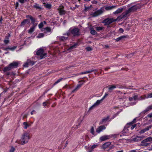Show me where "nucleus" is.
Masks as SVG:
<instances>
[{"label": "nucleus", "mask_w": 152, "mask_h": 152, "mask_svg": "<svg viewBox=\"0 0 152 152\" xmlns=\"http://www.w3.org/2000/svg\"><path fill=\"white\" fill-rule=\"evenodd\" d=\"M91 3L92 4H96L98 3V2L96 1V0H93L91 1Z\"/></svg>", "instance_id": "nucleus-50"}, {"label": "nucleus", "mask_w": 152, "mask_h": 152, "mask_svg": "<svg viewBox=\"0 0 152 152\" xmlns=\"http://www.w3.org/2000/svg\"><path fill=\"white\" fill-rule=\"evenodd\" d=\"M95 106H94V104H93V105H92L91 106L89 109V111L90 110H92L93 109V108L95 107Z\"/></svg>", "instance_id": "nucleus-60"}, {"label": "nucleus", "mask_w": 152, "mask_h": 152, "mask_svg": "<svg viewBox=\"0 0 152 152\" xmlns=\"http://www.w3.org/2000/svg\"><path fill=\"white\" fill-rule=\"evenodd\" d=\"M147 97L148 98H152V93L149 94H148Z\"/></svg>", "instance_id": "nucleus-58"}, {"label": "nucleus", "mask_w": 152, "mask_h": 152, "mask_svg": "<svg viewBox=\"0 0 152 152\" xmlns=\"http://www.w3.org/2000/svg\"><path fill=\"white\" fill-rule=\"evenodd\" d=\"M147 117L150 118H152V113H151L148 114L147 115Z\"/></svg>", "instance_id": "nucleus-61"}, {"label": "nucleus", "mask_w": 152, "mask_h": 152, "mask_svg": "<svg viewBox=\"0 0 152 152\" xmlns=\"http://www.w3.org/2000/svg\"><path fill=\"white\" fill-rule=\"evenodd\" d=\"M30 22V21L29 19H25L21 22L20 26H24L26 24H29Z\"/></svg>", "instance_id": "nucleus-19"}, {"label": "nucleus", "mask_w": 152, "mask_h": 152, "mask_svg": "<svg viewBox=\"0 0 152 152\" xmlns=\"http://www.w3.org/2000/svg\"><path fill=\"white\" fill-rule=\"evenodd\" d=\"M109 93H108V92L107 93H105L104 96L102 98V100H103L108 95Z\"/></svg>", "instance_id": "nucleus-45"}, {"label": "nucleus", "mask_w": 152, "mask_h": 152, "mask_svg": "<svg viewBox=\"0 0 152 152\" xmlns=\"http://www.w3.org/2000/svg\"><path fill=\"white\" fill-rule=\"evenodd\" d=\"M116 6H106L105 7V8L106 11H108L112 10L113 9L116 8Z\"/></svg>", "instance_id": "nucleus-24"}, {"label": "nucleus", "mask_w": 152, "mask_h": 152, "mask_svg": "<svg viewBox=\"0 0 152 152\" xmlns=\"http://www.w3.org/2000/svg\"><path fill=\"white\" fill-rule=\"evenodd\" d=\"M142 139V137L137 136L133 138V141L134 142H137L141 140Z\"/></svg>", "instance_id": "nucleus-31"}, {"label": "nucleus", "mask_w": 152, "mask_h": 152, "mask_svg": "<svg viewBox=\"0 0 152 152\" xmlns=\"http://www.w3.org/2000/svg\"><path fill=\"white\" fill-rule=\"evenodd\" d=\"M80 29L74 27L70 28L66 33L64 34V35L67 36H71L72 35L74 37L78 36L80 35Z\"/></svg>", "instance_id": "nucleus-1"}, {"label": "nucleus", "mask_w": 152, "mask_h": 152, "mask_svg": "<svg viewBox=\"0 0 152 152\" xmlns=\"http://www.w3.org/2000/svg\"><path fill=\"white\" fill-rule=\"evenodd\" d=\"M86 49V50L88 51H91L92 50V48L90 47H87Z\"/></svg>", "instance_id": "nucleus-46"}, {"label": "nucleus", "mask_w": 152, "mask_h": 152, "mask_svg": "<svg viewBox=\"0 0 152 152\" xmlns=\"http://www.w3.org/2000/svg\"><path fill=\"white\" fill-rule=\"evenodd\" d=\"M104 11V7H102L94 12H92L90 15L92 17H95L102 14Z\"/></svg>", "instance_id": "nucleus-6"}, {"label": "nucleus", "mask_w": 152, "mask_h": 152, "mask_svg": "<svg viewBox=\"0 0 152 152\" xmlns=\"http://www.w3.org/2000/svg\"><path fill=\"white\" fill-rule=\"evenodd\" d=\"M22 115H23V118H26L27 117L28 114H23Z\"/></svg>", "instance_id": "nucleus-51"}, {"label": "nucleus", "mask_w": 152, "mask_h": 152, "mask_svg": "<svg viewBox=\"0 0 152 152\" xmlns=\"http://www.w3.org/2000/svg\"><path fill=\"white\" fill-rule=\"evenodd\" d=\"M116 88H118L119 89H123L125 88V87L119 85H116Z\"/></svg>", "instance_id": "nucleus-41"}, {"label": "nucleus", "mask_w": 152, "mask_h": 152, "mask_svg": "<svg viewBox=\"0 0 152 152\" xmlns=\"http://www.w3.org/2000/svg\"><path fill=\"white\" fill-rule=\"evenodd\" d=\"M63 79V78H60L58 79L57 80H56L53 84V86H55L58 83L60 82Z\"/></svg>", "instance_id": "nucleus-37"}, {"label": "nucleus", "mask_w": 152, "mask_h": 152, "mask_svg": "<svg viewBox=\"0 0 152 152\" xmlns=\"http://www.w3.org/2000/svg\"><path fill=\"white\" fill-rule=\"evenodd\" d=\"M109 149L108 150V151H109L110 150L113 149L114 147V145H112L109 147Z\"/></svg>", "instance_id": "nucleus-59"}, {"label": "nucleus", "mask_w": 152, "mask_h": 152, "mask_svg": "<svg viewBox=\"0 0 152 152\" xmlns=\"http://www.w3.org/2000/svg\"><path fill=\"white\" fill-rule=\"evenodd\" d=\"M35 63L34 61L28 59L27 60L26 62L24 63L23 66L24 67H27L29 66H32Z\"/></svg>", "instance_id": "nucleus-10"}, {"label": "nucleus", "mask_w": 152, "mask_h": 152, "mask_svg": "<svg viewBox=\"0 0 152 152\" xmlns=\"http://www.w3.org/2000/svg\"><path fill=\"white\" fill-rule=\"evenodd\" d=\"M152 127V125L147 126L145 128L142 129L139 132L140 134L145 133L146 131L149 130Z\"/></svg>", "instance_id": "nucleus-20"}, {"label": "nucleus", "mask_w": 152, "mask_h": 152, "mask_svg": "<svg viewBox=\"0 0 152 152\" xmlns=\"http://www.w3.org/2000/svg\"><path fill=\"white\" fill-rule=\"evenodd\" d=\"M106 127L104 125L101 126L99 127L96 130V132L98 133H99L101 131H102L103 130L105 129Z\"/></svg>", "instance_id": "nucleus-22"}, {"label": "nucleus", "mask_w": 152, "mask_h": 152, "mask_svg": "<svg viewBox=\"0 0 152 152\" xmlns=\"http://www.w3.org/2000/svg\"><path fill=\"white\" fill-rule=\"evenodd\" d=\"M113 136V135H104L102 137H100L99 139L101 141H105L106 140L109 139L112 137Z\"/></svg>", "instance_id": "nucleus-13"}, {"label": "nucleus", "mask_w": 152, "mask_h": 152, "mask_svg": "<svg viewBox=\"0 0 152 152\" xmlns=\"http://www.w3.org/2000/svg\"><path fill=\"white\" fill-rule=\"evenodd\" d=\"M3 19L2 18V16H1L0 18V23L1 24H2L3 23L2 22V21L3 20Z\"/></svg>", "instance_id": "nucleus-64"}, {"label": "nucleus", "mask_w": 152, "mask_h": 152, "mask_svg": "<svg viewBox=\"0 0 152 152\" xmlns=\"http://www.w3.org/2000/svg\"><path fill=\"white\" fill-rule=\"evenodd\" d=\"M149 87V86L147 85H146L143 88H142L143 90H146L147 89H149L148 88V87Z\"/></svg>", "instance_id": "nucleus-57"}, {"label": "nucleus", "mask_w": 152, "mask_h": 152, "mask_svg": "<svg viewBox=\"0 0 152 152\" xmlns=\"http://www.w3.org/2000/svg\"><path fill=\"white\" fill-rule=\"evenodd\" d=\"M19 64L18 62L13 61L12 63H10L7 66L5 67L3 71L4 72H7L11 70L12 69L17 68Z\"/></svg>", "instance_id": "nucleus-3"}, {"label": "nucleus", "mask_w": 152, "mask_h": 152, "mask_svg": "<svg viewBox=\"0 0 152 152\" xmlns=\"http://www.w3.org/2000/svg\"><path fill=\"white\" fill-rule=\"evenodd\" d=\"M102 101L103 100H102V99L100 100H98L94 104L95 106H97L101 103Z\"/></svg>", "instance_id": "nucleus-34"}, {"label": "nucleus", "mask_w": 152, "mask_h": 152, "mask_svg": "<svg viewBox=\"0 0 152 152\" xmlns=\"http://www.w3.org/2000/svg\"><path fill=\"white\" fill-rule=\"evenodd\" d=\"M86 82V81L84 80H80L79 81V83H80L81 82H83V83H82L81 84H78L77 85L76 88L73 90L71 92V93L72 94L74 93L75 91H77V90H78L80 88L82 85L83 84V83H85Z\"/></svg>", "instance_id": "nucleus-12"}, {"label": "nucleus", "mask_w": 152, "mask_h": 152, "mask_svg": "<svg viewBox=\"0 0 152 152\" xmlns=\"http://www.w3.org/2000/svg\"><path fill=\"white\" fill-rule=\"evenodd\" d=\"M69 36H67V37H65L63 36H59V40L60 42H65L66 40L69 39Z\"/></svg>", "instance_id": "nucleus-17"}, {"label": "nucleus", "mask_w": 152, "mask_h": 152, "mask_svg": "<svg viewBox=\"0 0 152 152\" xmlns=\"http://www.w3.org/2000/svg\"><path fill=\"white\" fill-rule=\"evenodd\" d=\"M111 144V142H105L101 146V148L102 149L105 150L109 147L110 145Z\"/></svg>", "instance_id": "nucleus-14"}, {"label": "nucleus", "mask_w": 152, "mask_h": 152, "mask_svg": "<svg viewBox=\"0 0 152 152\" xmlns=\"http://www.w3.org/2000/svg\"><path fill=\"white\" fill-rule=\"evenodd\" d=\"M79 45V43L77 42L75 43H74V44L73 45H72L71 44L70 47L67 49V50L68 51H71L73 49L76 48Z\"/></svg>", "instance_id": "nucleus-15"}, {"label": "nucleus", "mask_w": 152, "mask_h": 152, "mask_svg": "<svg viewBox=\"0 0 152 152\" xmlns=\"http://www.w3.org/2000/svg\"><path fill=\"white\" fill-rule=\"evenodd\" d=\"M98 146V144H96L93 145L92 147H91V149L92 150H93L94 149V148L97 147Z\"/></svg>", "instance_id": "nucleus-49"}, {"label": "nucleus", "mask_w": 152, "mask_h": 152, "mask_svg": "<svg viewBox=\"0 0 152 152\" xmlns=\"http://www.w3.org/2000/svg\"><path fill=\"white\" fill-rule=\"evenodd\" d=\"M15 151V148L14 147H12L10 150V152H14Z\"/></svg>", "instance_id": "nucleus-55"}, {"label": "nucleus", "mask_w": 152, "mask_h": 152, "mask_svg": "<svg viewBox=\"0 0 152 152\" xmlns=\"http://www.w3.org/2000/svg\"><path fill=\"white\" fill-rule=\"evenodd\" d=\"M47 103H48V102H44L42 103L43 106L44 107H45L46 106Z\"/></svg>", "instance_id": "nucleus-62"}, {"label": "nucleus", "mask_w": 152, "mask_h": 152, "mask_svg": "<svg viewBox=\"0 0 152 152\" xmlns=\"http://www.w3.org/2000/svg\"><path fill=\"white\" fill-rule=\"evenodd\" d=\"M46 35V32L45 31L44 33H39L37 36V38H40L43 37L45 35Z\"/></svg>", "instance_id": "nucleus-25"}, {"label": "nucleus", "mask_w": 152, "mask_h": 152, "mask_svg": "<svg viewBox=\"0 0 152 152\" xmlns=\"http://www.w3.org/2000/svg\"><path fill=\"white\" fill-rule=\"evenodd\" d=\"M117 19H114L113 18H107L104 19L102 23H104V26L107 25V27L108 28L110 27L109 25L112 23L116 21Z\"/></svg>", "instance_id": "nucleus-5"}, {"label": "nucleus", "mask_w": 152, "mask_h": 152, "mask_svg": "<svg viewBox=\"0 0 152 152\" xmlns=\"http://www.w3.org/2000/svg\"><path fill=\"white\" fill-rule=\"evenodd\" d=\"M91 6L92 5H91L89 7L85 6L84 10L86 12L90 10L91 9Z\"/></svg>", "instance_id": "nucleus-39"}, {"label": "nucleus", "mask_w": 152, "mask_h": 152, "mask_svg": "<svg viewBox=\"0 0 152 152\" xmlns=\"http://www.w3.org/2000/svg\"><path fill=\"white\" fill-rule=\"evenodd\" d=\"M141 7L142 6L140 5L137 4L131 7L128 10L130 13L131 12H134L136 11L137 10L140 9Z\"/></svg>", "instance_id": "nucleus-9"}, {"label": "nucleus", "mask_w": 152, "mask_h": 152, "mask_svg": "<svg viewBox=\"0 0 152 152\" xmlns=\"http://www.w3.org/2000/svg\"><path fill=\"white\" fill-rule=\"evenodd\" d=\"M129 13L130 12L128 10H126L125 12H123L121 15L118 16L117 19L119 20L122 19L126 20L129 16Z\"/></svg>", "instance_id": "nucleus-7"}, {"label": "nucleus", "mask_w": 152, "mask_h": 152, "mask_svg": "<svg viewBox=\"0 0 152 152\" xmlns=\"http://www.w3.org/2000/svg\"><path fill=\"white\" fill-rule=\"evenodd\" d=\"M90 73H91V72H90V70H88V71L82 72L80 73V75H83V74H86Z\"/></svg>", "instance_id": "nucleus-42"}, {"label": "nucleus", "mask_w": 152, "mask_h": 152, "mask_svg": "<svg viewBox=\"0 0 152 152\" xmlns=\"http://www.w3.org/2000/svg\"><path fill=\"white\" fill-rule=\"evenodd\" d=\"M23 127L25 129H27L30 126V124H23Z\"/></svg>", "instance_id": "nucleus-47"}, {"label": "nucleus", "mask_w": 152, "mask_h": 152, "mask_svg": "<svg viewBox=\"0 0 152 152\" xmlns=\"http://www.w3.org/2000/svg\"><path fill=\"white\" fill-rule=\"evenodd\" d=\"M95 29L96 31L99 32L104 30V27L95 26Z\"/></svg>", "instance_id": "nucleus-27"}, {"label": "nucleus", "mask_w": 152, "mask_h": 152, "mask_svg": "<svg viewBox=\"0 0 152 152\" xmlns=\"http://www.w3.org/2000/svg\"><path fill=\"white\" fill-rule=\"evenodd\" d=\"M124 29L121 28H120L119 29L118 31L120 33H122L124 32Z\"/></svg>", "instance_id": "nucleus-53"}, {"label": "nucleus", "mask_w": 152, "mask_h": 152, "mask_svg": "<svg viewBox=\"0 0 152 152\" xmlns=\"http://www.w3.org/2000/svg\"><path fill=\"white\" fill-rule=\"evenodd\" d=\"M64 6L62 4L60 5L58 9V12L60 15H64L66 14V11L64 10Z\"/></svg>", "instance_id": "nucleus-11"}, {"label": "nucleus", "mask_w": 152, "mask_h": 152, "mask_svg": "<svg viewBox=\"0 0 152 152\" xmlns=\"http://www.w3.org/2000/svg\"><path fill=\"white\" fill-rule=\"evenodd\" d=\"M43 31L44 32L45 31L47 33V32H51V30L50 27H46L43 29Z\"/></svg>", "instance_id": "nucleus-29"}, {"label": "nucleus", "mask_w": 152, "mask_h": 152, "mask_svg": "<svg viewBox=\"0 0 152 152\" xmlns=\"http://www.w3.org/2000/svg\"><path fill=\"white\" fill-rule=\"evenodd\" d=\"M91 132L92 134L94 135V128L93 127H91Z\"/></svg>", "instance_id": "nucleus-48"}, {"label": "nucleus", "mask_w": 152, "mask_h": 152, "mask_svg": "<svg viewBox=\"0 0 152 152\" xmlns=\"http://www.w3.org/2000/svg\"><path fill=\"white\" fill-rule=\"evenodd\" d=\"M107 87L108 89V92L111 93L116 88V86L115 85H110L108 86Z\"/></svg>", "instance_id": "nucleus-16"}, {"label": "nucleus", "mask_w": 152, "mask_h": 152, "mask_svg": "<svg viewBox=\"0 0 152 152\" xmlns=\"http://www.w3.org/2000/svg\"><path fill=\"white\" fill-rule=\"evenodd\" d=\"M152 140V137H149L146 139L144 140V142H145V141H147V142H150Z\"/></svg>", "instance_id": "nucleus-36"}, {"label": "nucleus", "mask_w": 152, "mask_h": 152, "mask_svg": "<svg viewBox=\"0 0 152 152\" xmlns=\"http://www.w3.org/2000/svg\"><path fill=\"white\" fill-rule=\"evenodd\" d=\"M45 6L46 8L50 9L51 8V5L50 4L48 3L45 5Z\"/></svg>", "instance_id": "nucleus-40"}, {"label": "nucleus", "mask_w": 152, "mask_h": 152, "mask_svg": "<svg viewBox=\"0 0 152 152\" xmlns=\"http://www.w3.org/2000/svg\"><path fill=\"white\" fill-rule=\"evenodd\" d=\"M144 140L142 141L141 142V145L143 146L147 147L150 145V143L145 141V142H143Z\"/></svg>", "instance_id": "nucleus-23"}, {"label": "nucleus", "mask_w": 152, "mask_h": 152, "mask_svg": "<svg viewBox=\"0 0 152 152\" xmlns=\"http://www.w3.org/2000/svg\"><path fill=\"white\" fill-rule=\"evenodd\" d=\"M38 26H39V28H42L43 26V22H41L39 24Z\"/></svg>", "instance_id": "nucleus-44"}, {"label": "nucleus", "mask_w": 152, "mask_h": 152, "mask_svg": "<svg viewBox=\"0 0 152 152\" xmlns=\"http://www.w3.org/2000/svg\"><path fill=\"white\" fill-rule=\"evenodd\" d=\"M17 47L16 46H14L11 48L9 47V50L13 51Z\"/></svg>", "instance_id": "nucleus-43"}, {"label": "nucleus", "mask_w": 152, "mask_h": 152, "mask_svg": "<svg viewBox=\"0 0 152 152\" xmlns=\"http://www.w3.org/2000/svg\"><path fill=\"white\" fill-rule=\"evenodd\" d=\"M138 120L139 119L138 118H135L132 121L130 122L127 123V124H134L135 123L137 122V121H138Z\"/></svg>", "instance_id": "nucleus-35"}, {"label": "nucleus", "mask_w": 152, "mask_h": 152, "mask_svg": "<svg viewBox=\"0 0 152 152\" xmlns=\"http://www.w3.org/2000/svg\"><path fill=\"white\" fill-rule=\"evenodd\" d=\"M44 50L43 49L40 48L38 50L36 53L37 55L40 56V58L42 59L46 57L47 54L46 53H44Z\"/></svg>", "instance_id": "nucleus-8"}, {"label": "nucleus", "mask_w": 152, "mask_h": 152, "mask_svg": "<svg viewBox=\"0 0 152 152\" xmlns=\"http://www.w3.org/2000/svg\"><path fill=\"white\" fill-rule=\"evenodd\" d=\"M90 33L93 35H94L96 34L97 33L95 30L94 28L93 27L90 28Z\"/></svg>", "instance_id": "nucleus-32"}, {"label": "nucleus", "mask_w": 152, "mask_h": 152, "mask_svg": "<svg viewBox=\"0 0 152 152\" xmlns=\"http://www.w3.org/2000/svg\"><path fill=\"white\" fill-rule=\"evenodd\" d=\"M30 138L29 133L26 132L23 134L21 139L17 142L19 144L24 145L28 142Z\"/></svg>", "instance_id": "nucleus-2"}, {"label": "nucleus", "mask_w": 152, "mask_h": 152, "mask_svg": "<svg viewBox=\"0 0 152 152\" xmlns=\"http://www.w3.org/2000/svg\"><path fill=\"white\" fill-rule=\"evenodd\" d=\"M36 111L34 110H33L31 112V115H33L34 114L36 113Z\"/></svg>", "instance_id": "nucleus-63"}, {"label": "nucleus", "mask_w": 152, "mask_h": 152, "mask_svg": "<svg viewBox=\"0 0 152 152\" xmlns=\"http://www.w3.org/2000/svg\"><path fill=\"white\" fill-rule=\"evenodd\" d=\"M126 36L125 35L121 36L120 37L116 38V39H115L116 41L117 42H118L119 41L124 39V38H126Z\"/></svg>", "instance_id": "nucleus-28"}, {"label": "nucleus", "mask_w": 152, "mask_h": 152, "mask_svg": "<svg viewBox=\"0 0 152 152\" xmlns=\"http://www.w3.org/2000/svg\"><path fill=\"white\" fill-rule=\"evenodd\" d=\"M27 0H18V1L21 4H23L25 1H26Z\"/></svg>", "instance_id": "nucleus-56"}, {"label": "nucleus", "mask_w": 152, "mask_h": 152, "mask_svg": "<svg viewBox=\"0 0 152 152\" xmlns=\"http://www.w3.org/2000/svg\"><path fill=\"white\" fill-rule=\"evenodd\" d=\"M10 34H9V36L8 37H6L7 39V40H4V43L5 44H8V43H9V42H10V41L8 39H9V37H10Z\"/></svg>", "instance_id": "nucleus-38"}, {"label": "nucleus", "mask_w": 152, "mask_h": 152, "mask_svg": "<svg viewBox=\"0 0 152 152\" xmlns=\"http://www.w3.org/2000/svg\"><path fill=\"white\" fill-rule=\"evenodd\" d=\"M132 124H127V125L126 126V127H127L128 128H129L130 127V129L131 130L133 129L134 128H135L136 125V124H134V125H132Z\"/></svg>", "instance_id": "nucleus-30"}, {"label": "nucleus", "mask_w": 152, "mask_h": 152, "mask_svg": "<svg viewBox=\"0 0 152 152\" xmlns=\"http://www.w3.org/2000/svg\"><path fill=\"white\" fill-rule=\"evenodd\" d=\"M151 110H152V104L148 107L142 112V113L145 114Z\"/></svg>", "instance_id": "nucleus-18"}, {"label": "nucleus", "mask_w": 152, "mask_h": 152, "mask_svg": "<svg viewBox=\"0 0 152 152\" xmlns=\"http://www.w3.org/2000/svg\"><path fill=\"white\" fill-rule=\"evenodd\" d=\"M111 120L110 119V116H107V117H104L102 119L100 124L102 123H105L107 121H110Z\"/></svg>", "instance_id": "nucleus-21"}, {"label": "nucleus", "mask_w": 152, "mask_h": 152, "mask_svg": "<svg viewBox=\"0 0 152 152\" xmlns=\"http://www.w3.org/2000/svg\"><path fill=\"white\" fill-rule=\"evenodd\" d=\"M26 18H29L31 21V23L33 24L32 26L28 31V33L31 34L34 31L35 27L37 25V24L35 23L36 20L35 18L33 17L31 15H27L26 16Z\"/></svg>", "instance_id": "nucleus-4"}, {"label": "nucleus", "mask_w": 152, "mask_h": 152, "mask_svg": "<svg viewBox=\"0 0 152 152\" xmlns=\"http://www.w3.org/2000/svg\"><path fill=\"white\" fill-rule=\"evenodd\" d=\"M34 8H36V9L41 10L42 7L39 6V5L37 3H35L33 6Z\"/></svg>", "instance_id": "nucleus-33"}, {"label": "nucleus", "mask_w": 152, "mask_h": 152, "mask_svg": "<svg viewBox=\"0 0 152 152\" xmlns=\"http://www.w3.org/2000/svg\"><path fill=\"white\" fill-rule=\"evenodd\" d=\"M133 99L134 100H136L138 98V96L137 95H135L133 96Z\"/></svg>", "instance_id": "nucleus-54"}, {"label": "nucleus", "mask_w": 152, "mask_h": 152, "mask_svg": "<svg viewBox=\"0 0 152 152\" xmlns=\"http://www.w3.org/2000/svg\"><path fill=\"white\" fill-rule=\"evenodd\" d=\"M123 8H118L116 11L114 12L113 14L115 15L121 13L123 11Z\"/></svg>", "instance_id": "nucleus-26"}, {"label": "nucleus", "mask_w": 152, "mask_h": 152, "mask_svg": "<svg viewBox=\"0 0 152 152\" xmlns=\"http://www.w3.org/2000/svg\"><path fill=\"white\" fill-rule=\"evenodd\" d=\"M98 71V70L97 69H92L90 70V72H91V73L93 72H94L95 73L97 72Z\"/></svg>", "instance_id": "nucleus-52"}]
</instances>
